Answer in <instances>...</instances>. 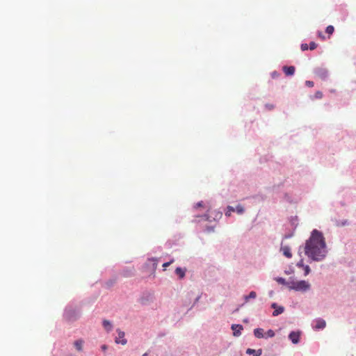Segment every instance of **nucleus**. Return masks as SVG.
I'll use <instances>...</instances> for the list:
<instances>
[{
    "label": "nucleus",
    "mask_w": 356,
    "mask_h": 356,
    "mask_svg": "<svg viewBox=\"0 0 356 356\" xmlns=\"http://www.w3.org/2000/svg\"><path fill=\"white\" fill-rule=\"evenodd\" d=\"M232 329L234 331V336L241 335V332L243 330V326L241 325L234 324L232 325Z\"/></svg>",
    "instance_id": "0eeeda50"
},
{
    "label": "nucleus",
    "mask_w": 356,
    "mask_h": 356,
    "mask_svg": "<svg viewBox=\"0 0 356 356\" xmlns=\"http://www.w3.org/2000/svg\"><path fill=\"white\" fill-rule=\"evenodd\" d=\"M170 262L165 263V264H163V266L165 268V267H167L168 266H169V265H170Z\"/></svg>",
    "instance_id": "2f4dec72"
},
{
    "label": "nucleus",
    "mask_w": 356,
    "mask_h": 356,
    "mask_svg": "<svg viewBox=\"0 0 356 356\" xmlns=\"http://www.w3.org/2000/svg\"><path fill=\"white\" fill-rule=\"evenodd\" d=\"M318 36H319L321 38H322L323 40H324V39H325V37L322 35V33H321V32L318 33Z\"/></svg>",
    "instance_id": "7c9ffc66"
},
{
    "label": "nucleus",
    "mask_w": 356,
    "mask_h": 356,
    "mask_svg": "<svg viewBox=\"0 0 356 356\" xmlns=\"http://www.w3.org/2000/svg\"><path fill=\"white\" fill-rule=\"evenodd\" d=\"M275 305H276V304H275V303H273V304L272 305V307L275 308Z\"/></svg>",
    "instance_id": "72a5a7b5"
},
{
    "label": "nucleus",
    "mask_w": 356,
    "mask_h": 356,
    "mask_svg": "<svg viewBox=\"0 0 356 356\" xmlns=\"http://www.w3.org/2000/svg\"><path fill=\"white\" fill-rule=\"evenodd\" d=\"M289 289L298 291H306L310 289V284L305 280L292 281L289 284Z\"/></svg>",
    "instance_id": "f03ea898"
},
{
    "label": "nucleus",
    "mask_w": 356,
    "mask_h": 356,
    "mask_svg": "<svg viewBox=\"0 0 356 356\" xmlns=\"http://www.w3.org/2000/svg\"><path fill=\"white\" fill-rule=\"evenodd\" d=\"M314 97L315 99H321L323 97V93L321 91H317L316 92V93L314 94Z\"/></svg>",
    "instance_id": "412c9836"
},
{
    "label": "nucleus",
    "mask_w": 356,
    "mask_h": 356,
    "mask_svg": "<svg viewBox=\"0 0 356 356\" xmlns=\"http://www.w3.org/2000/svg\"><path fill=\"white\" fill-rule=\"evenodd\" d=\"M281 251L282 252V254L287 258H291L292 254L291 252V248L288 245H282L281 246Z\"/></svg>",
    "instance_id": "39448f33"
},
{
    "label": "nucleus",
    "mask_w": 356,
    "mask_h": 356,
    "mask_svg": "<svg viewBox=\"0 0 356 356\" xmlns=\"http://www.w3.org/2000/svg\"><path fill=\"white\" fill-rule=\"evenodd\" d=\"M316 73L321 79L326 78L327 75V71L323 69H318Z\"/></svg>",
    "instance_id": "ddd939ff"
},
{
    "label": "nucleus",
    "mask_w": 356,
    "mask_h": 356,
    "mask_svg": "<svg viewBox=\"0 0 356 356\" xmlns=\"http://www.w3.org/2000/svg\"><path fill=\"white\" fill-rule=\"evenodd\" d=\"M272 76H273V78L277 77V76H278V74H277L276 72H273L272 73Z\"/></svg>",
    "instance_id": "c85d7f7f"
},
{
    "label": "nucleus",
    "mask_w": 356,
    "mask_h": 356,
    "mask_svg": "<svg viewBox=\"0 0 356 356\" xmlns=\"http://www.w3.org/2000/svg\"><path fill=\"white\" fill-rule=\"evenodd\" d=\"M83 341L82 339L76 340L74 343V347L78 351H81L83 350Z\"/></svg>",
    "instance_id": "9b49d317"
},
{
    "label": "nucleus",
    "mask_w": 356,
    "mask_h": 356,
    "mask_svg": "<svg viewBox=\"0 0 356 356\" xmlns=\"http://www.w3.org/2000/svg\"><path fill=\"white\" fill-rule=\"evenodd\" d=\"M300 336V332L293 331L289 334V338L292 341L293 343L297 344L299 342Z\"/></svg>",
    "instance_id": "20e7f679"
},
{
    "label": "nucleus",
    "mask_w": 356,
    "mask_h": 356,
    "mask_svg": "<svg viewBox=\"0 0 356 356\" xmlns=\"http://www.w3.org/2000/svg\"><path fill=\"white\" fill-rule=\"evenodd\" d=\"M284 312V308L282 307H278L277 309H275L273 312V315L274 316H276L280 314H282V312Z\"/></svg>",
    "instance_id": "a211bd4d"
},
{
    "label": "nucleus",
    "mask_w": 356,
    "mask_h": 356,
    "mask_svg": "<svg viewBox=\"0 0 356 356\" xmlns=\"http://www.w3.org/2000/svg\"><path fill=\"white\" fill-rule=\"evenodd\" d=\"M305 84H306L307 86H308L309 88H312V87H313L314 86V82L312 81H307L305 82Z\"/></svg>",
    "instance_id": "a878e982"
},
{
    "label": "nucleus",
    "mask_w": 356,
    "mask_h": 356,
    "mask_svg": "<svg viewBox=\"0 0 356 356\" xmlns=\"http://www.w3.org/2000/svg\"><path fill=\"white\" fill-rule=\"evenodd\" d=\"M235 211V209L231 206H228L227 208V211L225 212V215L227 216H230L232 212Z\"/></svg>",
    "instance_id": "6ab92c4d"
},
{
    "label": "nucleus",
    "mask_w": 356,
    "mask_h": 356,
    "mask_svg": "<svg viewBox=\"0 0 356 356\" xmlns=\"http://www.w3.org/2000/svg\"><path fill=\"white\" fill-rule=\"evenodd\" d=\"M102 350L103 351H105L107 350V346L106 345H102V347H101Z\"/></svg>",
    "instance_id": "cd10ccee"
},
{
    "label": "nucleus",
    "mask_w": 356,
    "mask_h": 356,
    "mask_svg": "<svg viewBox=\"0 0 356 356\" xmlns=\"http://www.w3.org/2000/svg\"><path fill=\"white\" fill-rule=\"evenodd\" d=\"M305 275H307L310 272V268L309 266H304Z\"/></svg>",
    "instance_id": "393cba45"
},
{
    "label": "nucleus",
    "mask_w": 356,
    "mask_h": 356,
    "mask_svg": "<svg viewBox=\"0 0 356 356\" xmlns=\"http://www.w3.org/2000/svg\"><path fill=\"white\" fill-rule=\"evenodd\" d=\"M186 269L181 268H177L175 269V274L180 278L182 279L185 276Z\"/></svg>",
    "instance_id": "9d476101"
},
{
    "label": "nucleus",
    "mask_w": 356,
    "mask_h": 356,
    "mask_svg": "<svg viewBox=\"0 0 356 356\" xmlns=\"http://www.w3.org/2000/svg\"><path fill=\"white\" fill-rule=\"evenodd\" d=\"M283 71L286 76H291L295 73V67L293 66H284Z\"/></svg>",
    "instance_id": "423d86ee"
},
{
    "label": "nucleus",
    "mask_w": 356,
    "mask_h": 356,
    "mask_svg": "<svg viewBox=\"0 0 356 356\" xmlns=\"http://www.w3.org/2000/svg\"><path fill=\"white\" fill-rule=\"evenodd\" d=\"M300 48H301L302 51H306V50H307L309 48V47L308 46L307 44L304 43V44H301V47Z\"/></svg>",
    "instance_id": "b1692460"
},
{
    "label": "nucleus",
    "mask_w": 356,
    "mask_h": 356,
    "mask_svg": "<svg viewBox=\"0 0 356 356\" xmlns=\"http://www.w3.org/2000/svg\"><path fill=\"white\" fill-rule=\"evenodd\" d=\"M118 337L115 338V343H121L122 345H125L127 342V339L124 338L125 334L124 332L118 330Z\"/></svg>",
    "instance_id": "7ed1b4c3"
},
{
    "label": "nucleus",
    "mask_w": 356,
    "mask_h": 356,
    "mask_svg": "<svg viewBox=\"0 0 356 356\" xmlns=\"http://www.w3.org/2000/svg\"><path fill=\"white\" fill-rule=\"evenodd\" d=\"M334 31V28L332 25H329L327 26L325 29V32L329 35H331Z\"/></svg>",
    "instance_id": "f3484780"
},
{
    "label": "nucleus",
    "mask_w": 356,
    "mask_h": 356,
    "mask_svg": "<svg viewBox=\"0 0 356 356\" xmlns=\"http://www.w3.org/2000/svg\"><path fill=\"white\" fill-rule=\"evenodd\" d=\"M317 47V44L314 42H311L309 43V49L310 50H314Z\"/></svg>",
    "instance_id": "5701e85b"
},
{
    "label": "nucleus",
    "mask_w": 356,
    "mask_h": 356,
    "mask_svg": "<svg viewBox=\"0 0 356 356\" xmlns=\"http://www.w3.org/2000/svg\"><path fill=\"white\" fill-rule=\"evenodd\" d=\"M254 335L258 339L263 338L264 337V330L262 328H256L254 330Z\"/></svg>",
    "instance_id": "1a4fd4ad"
},
{
    "label": "nucleus",
    "mask_w": 356,
    "mask_h": 356,
    "mask_svg": "<svg viewBox=\"0 0 356 356\" xmlns=\"http://www.w3.org/2000/svg\"><path fill=\"white\" fill-rule=\"evenodd\" d=\"M257 297V293L254 291H251L248 296H245V302H248L250 298H255Z\"/></svg>",
    "instance_id": "dca6fc26"
},
{
    "label": "nucleus",
    "mask_w": 356,
    "mask_h": 356,
    "mask_svg": "<svg viewBox=\"0 0 356 356\" xmlns=\"http://www.w3.org/2000/svg\"><path fill=\"white\" fill-rule=\"evenodd\" d=\"M235 211H236L238 214H242V213L244 212V208L243 207V206H242V205L238 204V205H237V206H236Z\"/></svg>",
    "instance_id": "aec40b11"
},
{
    "label": "nucleus",
    "mask_w": 356,
    "mask_h": 356,
    "mask_svg": "<svg viewBox=\"0 0 356 356\" xmlns=\"http://www.w3.org/2000/svg\"><path fill=\"white\" fill-rule=\"evenodd\" d=\"M276 281L280 284L286 285L288 287H289V284L290 283V282H286V280L282 277L276 278Z\"/></svg>",
    "instance_id": "2eb2a0df"
},
{
    "label": "nucleus",
    "mask_w": 356,
    "mask_h": 356,
    "mask_svg": "<svg viewBox=\"0 0 356 356\" xmlns=\"http://www.w3.org/2000/svg\"><path fill=\"white\" fill-rule=\"evenodd\" d=\"M248 354H252L254 356H260L261 355L262 350L261 349H259L257 350L248 348L246 351Z\"/></svg>",
    "instance_id": "f8f14e48"
},
{
    "label": "nucleus",
    "mask_w": 356,
    "mask_h": 356,
    "mask_svg": "<svg viewBox=\"0 0 356 356\" xmlns=\"http://www.w3.org/2000/svg\"><path fill=\"white\" fill-rule=\"evenodd\" d=\"M267 337H273L275 336V332L272 330H269L266 332Z\"/></svg>",
    "instance_id": "4be33fe9"
},
{
    "label": "nucleus",
    "mask_w": 356,
    "mask_h": 356,
    "mask_svg": "<svg viewBox=\"0 0 356 356\" xmlns=\"http://www.w3.org/2000/svg\"><path fill=\"white\" fill-rule=\"evenodd\" d=\"M326 252V244L322 233L317 229L313 230L305 243V254L314 261H321L325 257Z\"/></svg>",
    "instance_id": "f257e3e1"
},
{
    "label": "nucleus",
    "mask_w": 356,
    "mask_h": 356,
    "mask_svg": "<svg viewBox=\"0 0 356 356\" xmlns=\"http://www.w3.org/2000/svg\"><path fill=\"white\" fill-rule=\"evenodd\" d=\"M202 206V202H198L196 204L195 207H200Z\"/></svg>",
    "instance_id": "c756f323"
},
{
    "label": "nucleus",
    "mask_w": 356,
    "mask_h": 356,
    "mask_svg": "<svg viewBox=\"0 0 356 356\" xmlns=\"http://www.w3.org/2000/svg\"><path fill=\"white\" fill-rule=\"evenodd\" d=\"M143 356H148L147 353H144V354L143 355Z\"/></svg>",
    "instance_id": "473e14b6"
},
{
    "label": "nucleus",
    "mask_w": 356,
    "mask_h": 356,
    "mask_svg": "<svg viewBox=\"0 0 356 356\" xmlns=\"http://www.w3.org/2000/svg\"><path fill=\"white\" fill-rule=\"evenodd\" d=\"M326 323L325 321L322 318H318L316 320V325L315 328L316 329H323L325 327Z\"/></svg>",
    "instance_id": "6e6552de"
},
{
    "label": "nucleus",
    "mask_w": 356,
    "mask_h": 356,
    "mask_svg": "<svg viewBox=\"0 0 356 356\" xmlns=\"http://www.w3.org/2000/svg\"><path fill=\"white\" fill-rule=\"evenodd\" d=\"M103 326L108 332L111 331L112 329V325L108 320L103 321Z\"/></svg>",
    "instance_id": "4468645a"
},
{
    "label": "nucleus",
    "mask_w": 356,
    "mask_h": 356,
    "mask_svg": "<svg viewBox=\"0 0 356 356\" xmlns=\"http://www.w3.org/2000/svg\"><path fill=\"white\" fill-rule=\"evenodd\" d=\"M297 266L298 267H303L304 268V264H303V260L301 259L298 264H297Z\"/></svg>",
    "instance_id": "bb28decb"
}]
</instances>
